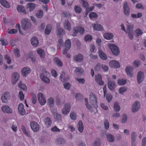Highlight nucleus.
Instances as JSON below:
<instances>
[{
    "label": "nucleus",
    "mask_w": 146,
    "mask_h": 146,
    "mask_svg": "<svg viewBox=\"0 0 146 146\" xmlns=\"http://www.w3.org/2000/svg\"><path fill=\"white\" fill-rule=\"evenodd\" d=\"M49 73L43 68L42 69V74L40 75V78L41 80L44 82L46 84H48L50 82V80L47 77L48 76Z\"/></svg>",
    "instance_id": "f257e3e1"
},
{
    "label": "nucleus",
    "mask_w": 146,
    "mask_h": 146,
    "mask_svg": "<svg viewBox=\"0 0 146 146\" xmlns=\"http://www.w3.org/2000/svg\"><path fill=\"white\" fill-rule=\"evenodd\" d=\"M22 27L24 30H27L30 28L31 24L30 21L27 19L24 18L21 20Z\"/></svg>",
    "instance_id": "f03ea898"
},
{
    "label": "nucleus",
    "mask_w": 146,
    "mask_h": 146,
    "mask_svg": "<svg viewBox=\"0 0 146 146\" xmlns=\"http://www.w3.org/2000/svg\"><path fill=\"white\" fill-rule=\"evenodd\" d=\"M108 45L114 55L117 56L119 54V49L115 44H108Z\"/></svg>",
    "instance_id": "7ed1b4c3"
},
{
    "label": "nucleus",
    "mask_w": 146,
    "mask_h": 146,
    "mask_svg": "<svg viewBox=\"0 0 146 146\" xmlns=\"http://www.w3.org/2000/svg\"><path fill=\"white\" fill-rule=\"evenodd\" d=\"M97 100L96 96L92 93H91L90 95V101L91 103L93 105L95 109L98 107Z\"/></svg>",
    "instance_id": "20e7f679"
},
{
    "label": "nucleus",
    "mask_w": 146,
    "mask_h": 146,
    "mask_svg": "<svg viewBox=\"0 0 146 146\" xmlns=\"http://www.w3.org/2000/svg\"><path fill=\"white\" fill-rule=\"evenodd\" d=\"M85 30L84 28L82 27H77L75 28L73 30V34L72 35L75 36L78 33H79L80 35H82L84 32Z\"/></svg>",
    "instance_id": "39448f33"
},
{
    "label": "nucleus",
    "mask_w": 146,
    "mask_h": 146,
    "mask_svg": "<svg viewBox=\"0 0 146 146\" xmlns=\"http://www.w3.org/2000/svg\"><path fill=\"white\" fill-rule=\"evenodd\" d=\"M141 108V104L139 102L136 101L132 104L131 107L132 111L134 113L137 112Z\"/></svg>",
    "instance_id": "423d86ee"
},
{
    "label": "nucleus",
    "mask_w": 146,
    "mask_h": 146,
    "mask_svg": "<svg viewBox=\"0 0 146 146\" xmlns=\"http://www.w3.org/2000/svg\"><path fill=\"white\" fill-rule=\"evenodd\" d=\"M38 99L40 104L43 106L46 102V100L44 95L41 93H39L37 96Z\"/></svg>",
    "instance_id": "0eeeda50"
},
{
    "label": "nucleus",
    "mask_w": 146,
    "mask_h": 146,
    "mask_svg": "<svg viewBox=\"0 0 146 146\" xmlns=\"http://www.w3.org/2000/svg\"><path fill=\"white\" fill-rule=\"evenodd\" d=\"M70 105L69 103L66 104L62 110V113L64 115H67L69 113L70 110Z\"/></svg>",
    "instance_id": "6e6552de"
},
{
    "label": "nucleus",
    "mask_w": 146,
    "mask_h": 146,
    "mask_svg": "<svg viewBox=\"0 0 146 146\" xmlns=\"http://www.w3.org/2000/svg\"><path fill=\"white\" fill-rule=\"evenodd\" d=\"M65 48L63 52V54H65L67 53V52L70 48L71 46V42L69 39L67 40L65 43Z\"/></svg>",
    "instance_id": "1a4fd4ad"
},
{
    "label": "nucleus",
    "mask_w": 146,
    "mask_h": 146,
    "mask_svg": "<svg viewBox=\"0 0 146 146\" xmlns=\"http://www.w3.org/2000/svg\"><path fill=\"white\" fill-rule=\"evenodd\" d=\"M137 133L135 132H132L131 134V146H135Z\"/></svg>",
    "instance_id": "9d476101"
},
{
    "label": "nucleus",
    "mask_w": 146,
    "mask_h": 146,
    "mask_svg": "<svg viewBox=\"0 0 146 146\" xmlns=\"http://www.w3.org/2000/svg\"><path fill=\"white\" fill-rule=\"evenodd\" d=\"M30 126L32 130L35 132L38 131L39 129V126L38 123L34 121H31Z\"/></svg>",
    "instance_id": "9b49d317"
},
{
    "label": "nucleus",
    "mask_w": 146,
    "mask_h": 146,
    "mask_svg": "<svg viewBox=\"0 0 146 146\" xmlns=\"http://www.w3.org/2000/svg\"><path fill=\"white\" fill-rule=\"evenodd\" d=\"M102 77L101 75L100 74H98L95 76V80L98 83L99 85L103 86L104 84V82L102 80Z\"/></svg>",
    "instance_id": "f8f14e48"
},
{
    "label": "nucleus",
    "mask_w": 146,
    "mask_h": 146,
    "mask_svg": "<svg viewBox=\"0 0 146 146\" xmlns=\"http://www.w3.org/2000/svg\"><path fill=\"white\" fill-rule=\"evenodd\" d=\"M19 77V74L17 72H14L12 74L11 82L13 84H15L18 80Z\"/></svg>",
    "instance_id": "ddd939ff"
},
{
    "label": "nucleus",
    "mask_w": 146,
    "mask_h": 146,
    "mask_svg": "<svg viewBox=\"0 0 146 146\" xmlns=\"http://www.w3.org/2000/svg\"><path fill=\"white\" fill-rule=\"evenodd\" d=\"M109 66L112 68H118L120 67L119 62L115 60H112L109 62Z\"/></svg>",
    "instance_id": "4468645a"
},
{
    "label": "nucleus",
    "mask_w": 146,
    "mask_h": 146,
    "mask_svg": "<svg viewBox=\"0 0 146 146\" xmlns=\"http://www.w3.org/2000/svg\"><path fill=\"white\" fill-rule=\"evenodd\" d=\"M144 78V73L139 71L137 74V80L138 84H140L143 81Z\"/></svg>",
    "instance_id": "2eb2a0df"
},
{
    "label": "nucleus",
    "mask_w": 146,
    "mask_h": 146,
    "mask_svg": "<svg viewBox=\"0 0 146 146\" xmlns=\"http://www.w3.org/2000/svg\"><path fill=\"white\" fill-rule=\"evenodd\" d=\"M133 70V68L130 66L127 67L125 69V71L127 74L130 77H132L133 74L132 73Z\"/></svg>",
    "instance_id": "dca6fc26"
},
{
    "label": "nucleus",
    "mask_w": 146,
    "mask_h": 146,
    "mask_svg": "<svg viewBox=\"0 0 146 146\" xmlns=\"http://www.w3.org/2000/svg\"><path fill=\"white\" fill-rule=\"evenodd\" d=\"M18 110L19 113L21 115H24L26 113V111L24 108V106L22 103H20L18 105Z\"/></svg>",
    "instance_id": "f3484780"
},
{
    "label": "nucleus",
    "mask_w": 146,
    "mask_h": 146,
    "mask_svg": "<svg viewBox=\"0 0 146 146\" xmlns=\"http://www.w3.org/2000/svg\"><path fill=\"white\" fill-rule=\"evenodd\" d=\"M84 56L82 54L79 53L77 55H76L73 57L74 60L76 62H80L83 60Z\"/></svg>",
    "instance_id": "a211bd4d"
},
{
    "label": "nucleus",
    "mask_w": 146,
    "mask_h": 146,
    "mask_svg": "<svg viewBox=\"0 0 146 146\" xmlns=\"http://www.w3.org/2000/svg\"><path fill=\"white\" fill-rule=\"evenodd\" d=\"M31 72L29 68L25 67L23 68L21 70V73L23 76L24 77H26L27 75L29 74Z\"/></svg>",
    "instance_id": "6ab92c4d"
},
{
    "label": "nucleus",
    "mask_w": 146,
    "mask_h": 146,
    "mask_svg": "<svg viewBox=\"0 0 146 146\" xmlns=\"http://www.w3.org/2000/svg\"><path fill=\"white\" fill-rule=\"evenodd\" d=\"M1 110L4 113H9L12 112V110L9 106H2Z\"/></svg>",
    "instance_id": "aec40b11"
},
{
    "label": "nucleus",
    "mask_w": 146,
    "mask_h": 146,
    "mask_svg": "<svg viewBox=\"0 0 146 146\" xmlns=\"http://www.w3.org/2000/svg\"><path fill=\"white\" fill-rule=\"evenodd\" d=\"M9 97V93L8 92H5L1 96V100L3 102L6 103L7 102V99Z\"/></svg>",
    "instance_id": "412c9836"
},
{
    "label": "nucleus",
    "mask_w": 146,
    "mask_h": 146,
    "mask_svg": "<svg viewBox=\"0 0 146 146\" xmlns=\"http://www.w3.org/2000/svg\"><path fill=\"white\" fill-rule=\"evenodd\" d=\"M31 43L33 46L36 47L39 44V42L36 37H33L31 39Z\"/></svg>",
    "instance_id": "4be33fe9"
},
{
    "label": "nucleus",
    "mask_w": 146,
    "mask_h": 146,
    "mask_svg": "<svg viewBox=\"0 0 146 146\" xmlns=\"http://www.w3.org/2000/svg\"><path fill=\"white\" fill-rule=\"evenodd\" d=\"M77 127L78 131L80 133H82L84 129V126L82 121H79L77 124Z\"/></svg>",
    "instance_id": "5701e85b"
},
{
    "label": "nucleus",
    "mask_w": 146,
    "mask_h": 146,
    "mask_svg": "<svg viewBox=\"0 0 146 146\" xmlns=\"http://www.w3.org/2000/svg\"><path fill=\"white\" fill-rule=\"evenodd\" d=\"M106 136L107 140L108 142L112 143L115 140V137L112 134L110 133L107 134Z\"/></svg>",
    "instance_id": "b1692460"
},
{
    "label": "nucleus",
    "mask_w": 146,
    "mask_h": 146,
    "mask_svg": "<svg viewBox=\"0 0 146 146\" xmlns=\"http://www.w3.org/2000/svg\"><path fill=\"white\" fill-rule=\"evenodd\" d=\"M123 12L126 15H129V9L127 2L125 3L123 5Z\"/></svg>",
    "instance_id": "393cba45"
},
{
    "label": "nucleus",
    "mask_w": 146,
    "mask_h": 146,
    "mask_svg": "<svg viewBox=\"0 0 146 146\" xmlns=\"http://www.w3.org/2000/svg\"><path fill=\"white\" fill-rule=\"evenodd\" d=\"M44 125L47 127H49L52 124V121L50 119L47 117L45 118L44 120Z\"/></svg>",
    "instance_id": "a878e982"
},
{
    "label": "nucleus",
    "mask_w": 146,
    "mask_h": 146,
    "mask_svg": "<svg viewBox=\"0 0 146 146\" xmlns=\"http://www.w3.org/2000/svg\"><path fill=\"white\" fill-rule=\"evenodd\" d=\"M35 7V4L33 3H29L27 4L26 6V7L27 9H29L30 11H33Z\"/></svg>",
    "instance_id": "bb28decb"
},
{
    "label": "nucleus",
    "mask_w": 146,
    "mask_h": 146,
    "mask_svg": "<svg viewBox=\"0 0 146 146\" xmlns=\"http://www.w3.org/2000/svg\"><path fill=\"white\" fill-rule=\"evenodd\" d=\"M64 28L66 30L70 31L71 29V26L70 23L68 20H66L64 24Z\"/></svg>",
    "instance_id": "cd10ccee"
},
{
    "label": "nucleus",
    "mask_w": 146,
    "mask_h": 146,
    "mask_svg": "<svg viewBox=\"0 0 146 146\" xmlns=\"http://www.w3.org/2000/svg\"><path fill=\"white\" fill-rule=\"evenodd\" d=\"M108 86L109 89L111 90H113L115 87L114 82L111 81H109L108 82Z\"/></svg>",
    "instance_id": "c85d7f7f"
},
{
    "label": "nucleus",
    "mask_w": 146,
    "mask_h": 146,
    "mask_svg": "<svg viewBox=\"0 0 146 146\" xmlns=\"http://www.w3.org/2000/svg\"><path fill=\"white\" fill-rule=\"evenodd\" d=\"M94 30L101 31L103 30L102 26L100 25L96 24L93 25Z\"/></svg>",
    "instance_id": "c756f323"
},
{
    "label": "nucleus",
    "mask_w": 146,
    "mask_h": 146,
    "mask_svg": "<svg viewBox=\"0 0 146 146\" xmlns=\"http://www.w3.org/2000/svg\"><path fill=\"white\" fill-rule=\"evenodd\" d=\"M17 9L18 12L20 13H22L24 14L26 13V11L25 8L22 6L19 5L17 7Z\"/></svg>",
    "instance_id": "7c9ffc66"
},
{
    "label": "nucleus",
    "mask_w": 146,
    "mask_h": 146,
    "mask_svg": "<svg viewBox=\"0 0 146 146\" xmlns=\"http://www.w3.org/2000/svg\"><path fill=\"white\" fill-rule=\"evenodd\" d=\"M0 3L1 5L4 7L8 8L10 7L9 3L5 0H0Z\"/></svg>",
    "instance_id": "2f4dec72"
},
{
    "label": "nucleus",
    "mask_w": 146,
    "mask_h": 146,
    "mask_svg": "<svg viewBox=\"0 0 146 146\" xmlns=\"http://www.w3.org/2000/svg\"><path fill=\"white\" fill-rule=\"evenodd\" d=\"M65 73L64 72H63L60 76V80L61 81L63 82L67 81L70 79L69 76L65 78Z\"/></svg>",
    "instance_id": "473e14b6"
},
{
    "label": "nucleus",
    "mask_w": 146,
    "mask_h": 146,
    "mask_svg": "<svg viewBox=\"0 0 146 146\" xmlns=\"http://www.w3.org/2000/svg\"><path fill=\"white\" fill-rule=\"evenodd\" d=\"M38 54L39 55L40 58H43L45 57L44 51L40 48L38 49L37 51Z\"/></svg>",
    "instance_id": "72a5a7b5"
},
{
    "label": "nucleus",
    "mask_w": 146,
    "mask_h": 146,
    "mask_svg": "<svg viewBox=\"0 0 146 146\" xmlns=\"http://www.w3.org/2000/svg\"><path fill=\"white\" fill-rule=\"evenodd\" d=\"M106 92H104V95L105 96L106 95V99L108 102H109L111 100L112 96L111 94L107 93Z\"/></svg>",
    "instance_id": "f704fd0d"
},
{
    "label": "nucleus",
    "mask_w": 146,
    "mask_h": 146,
    "mask_svg": "<svg viewBox=\"0 0 146 146\" xmlns=\"http://www.w3.org/2000/svg\"><path fill=\"white\" fill-rule=\"evenodd\" d=\"M104 38L107 40H110L113 37V35L111 33H106L104 35Z\"/></svg>",
    "instance_id": "c9c22d12"
},
{
    "label": "nucleus",
    "mask_w": 146,
    "mask_h": 146,
    "mask_svg": "<svg viewBox=\"0 0 146 146\" xmlns=\"http://www.w3.org/2000/svg\"><path fill=\"white\" fill-rule=\"evenodd\" d=\"M53 61L58 66H62V62L58 58H54L53 59Z\"/></svg>",
    "instance_id": "e433bc0d"
},
{
    "label": "nucleus",
    "mask_w": 146,
    "mask_h": 146,
    "mask_svg": "<svg viewBox=\"0 0 146 146\" xmlns=\"http://www.w3.org/2000/svg\"><path fill=\"white\" fill-rule=\"evenodd\" d=\"M99 55L100 58L103 60H105L107 58L106 55L101 50L99 51Z\"/></svg>",
    "instance_id": "4c0bfd02"
},
{
    "label": "nucleus",
    "mask_w": 146,
    "mask_h": 146,
    "mask_svg": "<svg viewBox=\"0 0 146 146\" xmlns=\"http://www.w3.org/2000/svg\"><path fill=\"white\" fill-rule=\"evenodd\" d=\"M52 27L50 25H48L46 27L45 30V33L46 35L49 34L51 32Z\"/></svg>",
    "instance_id": "58836bf2"
},
{
    "label": "nucleus",
    "mask_w": 146,
    "mask_h": 146,
    "mask_svg": "<svg viewBox=\"0 0 146 146\" xmlns=\"http://www.w3.org/2000/svg\"><path fill=\"white\" fill-rule=\"evenodd\" d=\"M113 108L115 111L118 112L120 110V108L117 102H115L114 103Z\"/></svg>",
    "instance_id": "ea45409f"
},
{
    "label": "nucleus",
    "mask_w": 146,
    "mask_h": 146,
    "mask_svg": "<svg viewBox=\"0 0 146 146\" xmlns=\"http://www.w3.org/2000/svg\"><path fill=\"white\" fill-rule=\"evenodd\" d=\"M18 86L24 91H25L27 90V87L25 85L22 84L21 81H20L19 84Z\"/></svg>",
    "instance_id": "a19ab883"
},
{
    "label": "nucleus",
    "mask_w": 146,
    "mask_h": 146,
    "mask_svg": "<svg viewBox=\"0 0 146 146\" xmlns=\"http://www.w3.org/2000/svg\"><path fill=\"white\" fill-rule=\"evenodd\" d=\"M43 15V11L41 9L38 10L37 13L36 14V17L39 18H40L42 17Z\"/></svg>",
    "instance_id": "79ce46f5"
},
{
    "label": "nucleus",
    "mask_w": 146,
    "mask_h": 146,
    "mask_svg": "<svg viewBox=\"0 0 146 146\" xmlns=\"http://www.w3.org/2000/svg\"><path fill=\"white\" fill-rule=\"evenodd\" d=\"M101 145V141L100 139H97L94 141L93 144V146H100Z\"/></svg>",
    "instance_id": "37998d69"
},
{
    "label": "nucleus",
    "mask_w": 146,
    "mask_h": 146,
    "mask_svg": "<svg viewBox=\"0 0 146 146\" xmlns=\"http://www.w3.org/2000/svg\"><path fill=\"white\" fill-rule=\"evenodd\" d=\"M21 129L24 134L28 137L30 136V133L26 131L25 128L24 126H22L21 128Z\"/></svg>",
    "instance_id": "c03bdc74"
},
{
    "label": "nucleus",
    "mask_w": 146,
    "mask_h": 146,
    "mask_svg": "<svg viewBox=\"0 0 146 146\" xmlns=\"http://www.w3.org/2000/svg\"><path fill=\"white\" fill-rule=\"evenodd\" d=\"M54 116L56 120L57 121L60 120L61 119V117L60 115L58 113L56 112L53 113Z\"/></svg>",
    "instance_id": "a18cd8bd"
},
{
    "label": "nucleus",
    "mask_w": 146,
    "mask_h": 146,
    "mask_svg": "<svg viewBox=\"0 0 146 146\" xmlns=\"http://www.w3.org/2000/svg\"><path fill=\"white\" fill-rule=\"evenodd\" d=\"M89 16L90 18L91 19H92L93 18H96L98 15L96 13L94 12H91L89 13Z\"/></svg>",
    "instance_id": "49530a36"
},
{
    "label": "nucleus",
    "mask_w": 146,
    "mask_h": 146,
    "mask_svg": "<svg viewBox=\"0 0 146 146\" xmlns=\"http://www.w3.org/2000/svg\"><path fill=\"white\" fill-rule=\"evenodd\" d=\"M70 117L73 120H75L76 119L77 115L76 113L74 112H71L70 113Z\"/></svg>",
    "instance_id": "de8ad7c7"
},
{
    "label": "nucleus",
    "mask_w": 146,
    "mask_h": 146,
    "mask_svg": "<svg viewBox=\"0 0 146 146\" xmlns=\"http://www.w3.org/2000/svg\"><path fill=\"white\" fill-rule=\"evenodd\" d=\"M48 104L50 106H52L54 104V101L53 98H49L48 100Z\"/></svg>",
    "instance_id": "09e8293b"
},
{
    "label": "nucleus",
    "mask_w": 146,
    "mask_h": 146,
    "mask_svg": "<svg viewBox=\"0 0 146 146\" xmlns=\"http://www.w3.org/2000/svg\"><path fill=\"white\" fill-rule=\"evenodd\" d=\"M92 39V36L90 35H86L84 37V39L86 41H91Z\"/></svg>",
    "instance_id": "8fccbe9b"
},
{
    "label": "nucleus",
    "mask_w": 146,
    "mask_h": 146,
    "mask_svg": "<svg viewBox=\"0 0 146 146\" xmlns=\"http://www.w3.org/2000/svg\"><path fill=\"white\" fill-rule=\"evenodd\" d=\"M74 10L75 12L77 13H80L82 11V9L80 8V6H78V5L75 6Z\"/></svg>",
    "instance_id": "3c124183"
},
{
    "label": "nucleus",
    "mask_w": 146,
    "mask_h": 146,
    "mask_svg": "<svg viewBox=\"0 0 146 146\" xmlns=\"http://www.w3.org/2000/svg\"><path fill=\"white\" fill-rule=\"evenodd\" d=\"M57 144H62L65 143L64 139L63 138H60L57 139L56 141Z\"/></svg>",
    "instance_id": "603ef678"
},
{
    "label": "nucleus",
    "mask_w": 146,
    "mask_h": 146,
    "mask_svg": "<svg viewBox=\"0 0 146 146\" xmlns=\"http://www.w3.org/2000/svg\"><path fill=\"white\" fill-rule=\"evenodd\" d=\"M64 30L61 28H59L57 30V35L60 37L62 35V33H63Z\"/></svg>",
    "instance_id": "864d4df0"
},
{
    "label": "nucleus",
    "mask_w": 146,
    "mask_h": 146,
    "mask_svg": "<svg viewBox=\"0 0 146 146\" xmlns=\"http://www.w3.org/2000/svg\"><path fill=\"white\" fill-rule=\"evenodd\" d=\"M126 80L123 79H119L117 81L118 84L120 85L125 84H126Z\"/></svg>",
    "instance_id": "5fc2aeb1"
},
{
    "label": "nucleus",
    "mask_w": 146,
    "mask_h": 146,
    "mask_svg": "<svg viewBox=\"0 0 146 146\" xmlns=\"http://www.w3.org/2000/svg\"><path fill=\"white\" fill-rule=\"evenodd\" d=\"M135 31L137 34V37L140 36L143 33L142 30L139 29H136Z\"/></svg>",
    "instance_id": "6e6d98bb"
},
{
    "label": "nucleus",
    "mask_w": 146,
    "mask_h": 146,
    "mask_svg": "<svg viewBox=\"0 0 146 146\" xmlns=\"http://www.w3.org/2000/svg\"><path fill=\"white\" fill-rule=\"evenodd\" d=\"M11 128L13 131L14 132H16L17 131V125L16 124L13 123L11 126Z\"/></svg>",
    "instance_id": "4d7b16f0"
},
{
    "label": "nucleus",
    "mask_w": 146,
    "mask_h": 146,
    "mask_svg": "<svg viewBox=\"0 0 146 146\" xmlns=\"http://www.w3.org/2000/svg\"><path fill=\"white\" fill-rule=\"evenodd\" d=\"M32 101L34 104H35L36 102V95L34 94H32Z\"/></svg>",
    "instance_id": "13d9d810"
},
{
    "label": "nucleus",
    "mask_w": 146,
    "mask_h": 146,
    "mask_svg": "<svg viewBox=\"0 0 146 146\" xmlns=\"http://www.w3.org/2000/svg\"><path fill=\"white\" fill-rule=\"evenodd\" d=\"M85 105L86 108L90 111H91V109L92 108L91 107V106L89 105L88 103V99L87 98H85Z\"/></svg>",
    "instance_id": "bf43d9fd"
},
{
    "label": "nucleus",
    "mask_w": 146,
    "mask_h": 146,
    "mask_svg": "<svg viewBox=\"0 0 146 146\" xmlns=\"http://www.w3.org/2000/svg\"><path fill=\"white\" fill-rule=\"evenodd\" d=\"M52 76L55 78H56L57 76V74L55 70L53 69L51 71Z\"/></svg>",
    "instance_id": "052dcab7"
},
{
    "label": "nucleus",
    "mask_w": 146,
    "mask_h": 146,
    "mask_svg": "<svg viewBox=\"0 0 146 146\" xmlns=\"http://www.w3.org/2000/svg\"><path fill=\"white\" fill-rule=\"evenodd\" d=\"M102 68V65H100V64L98 63L94 67V69L96 71H100Z\"/></svg>",
    "instance_id": "680f3d73"
},
{
    "label": "nucleus",
    "mask_w": 146,
    "mask_h": 146,
    "mask_svg": "<svg viewBox=\"0 0 146 146\" xmlns=\"http://www.w3.org/2000/svg\"><path fill=\"white\" fill-rule=\"evenodd\" d=\"M14 53L15 56L19 57L20 56L19 50L18 48H16L14 50Z\"/></svg>",
    "instance_id": "e2e57ef3"
},
{
    "label": "nucleus",
    "mask_w": 146,
    "mask_h": 146,
    "mask_svg": "<svg viewBox=\"0 0 146 146\" xmlns=\"http://www.w3.org/2000/svg\"><path fill=\"white\" fill-rule=\"evenodd\" d=\"M105 128L106 129H108L109 127V123L108 120H105L104 122Z\"/></svg>",
    "instance_id": "0e129e2a"
},
{
    "label": "nucleus",
    "mask_w": 146,
    "mask_h": 146,
    "mask_svg": "<svg viewBox=\"0 0 146 146\" xmlns=\"http://www.w3.org/2000/svg\"><path fill=\"white\" fill-rule=\"evenodd\" d=\"M133 31V27L131 25L128 26L126 33L132 32Z\"/></svg>",
    "instance_id": "69168bd1"
},
{
    "label": "nucleus",
    "mask_w": 146,
    "mask_h": 146,
    "mask_svg": "<svg viewBox=\"0 0 146 146\" xmlns=\"http://www.w3.org/2000/svg\"><path fill=\"white\" fill-rule=\"evenodd\" d=\"M75 71L76 72H79L80 73H82L84 70L82 68L79 67H76Z\"/></svg>",
    "instance_id": "338daca9"
},
{
    "label": "nucleus",
    "mask_w": 146,
    "mask_h": 146,
    "mask_svg": "<svg viewBox=\"0 0 146 146\" xmlns=\"http://www.w3.org/2000/svg\"><path fill=\"white\" fill-rule=\"evenodd\" d=\"M5 58L6 60H7V62L8 64H10L11 62V60L10 57L8 55L5 56Z\"/></svg>",
    "instance_id": "774afa93"
}]
</instances>
